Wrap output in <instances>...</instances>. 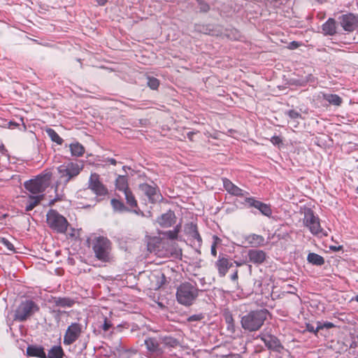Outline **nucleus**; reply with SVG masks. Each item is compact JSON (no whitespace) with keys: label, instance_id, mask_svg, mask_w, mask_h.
Listing matches in <instances>:
<instances>
[{"label":"nucleus","instance_id":"24","mask_svg":"<svg viewBox=\"0 0 358 358\" xmlns=\"http://www.w3.org/2000/svg\"><path fill=\"white\" fill-rule=\"evenodd\" d=\"M115 187L123 193L130 189L128 187L127 178L125 176H118L115 180Z\"/></svg>","mask_w":358,"mask_h":358},{"label":"nucleus","instance_id":"56","mask_svg":"<svg viewBox=\"0 0 358 358\" xmlns=\"http://www.w3.org/2000/svg\"><path fill=\"white\" fill-rule=\"evenodd\" d=\"M330 248H331V250H332L334 251H338L342 248V247L341 246H338V247L331 246Z\"/></svg>","mask_w":358,"mask_h":358},{"label":"nucleus","instance_id":"57","mask_svg":"<svg viewBox=\"0 0 358 358\" xmlns=\"http://www.w3.org/2000/svg\"><path fill=\"white\" fill-rule=\"evenodd\" d=\"M6 151L5 146L3 144H0V152L4 153Z\"/></svg>","mask_w":358,"mask_h":358},{"label":"nucleus","instance_id":"62","mask_svg":"<svg viewBox=\"0 0 358 358\" xmlns=\"http://www.w3.org/2000/svg\"><path fill=\"white\" fill-rule=\"evenodd\" d=\"M355 300L358 302V295H357V296H356V297H355Z\"/></svg>","mask_w":358,"mask_h":358},{"label":"nucleus","instance_id":"5","mask_svg":"<svg viewBox=\"0 0 358 358\" xmlns=\"http://www.w3.org/2000/svg\"><path fill=\"white\" fill-rule=\"evenodd\" d=\"M51 176L50 173L38 175L35 178L26 181L24 186L30 193L39 195L49 187Z\"/></svg>","mask_w":358,"mask_h":358},{"label":"nucleus","instance_id":"9","mask_svg":"<svg viewBox=\"0 0 358 358\" xmlns=\"http://www.w3.org/2000/svg\"><path fill=\"white\" fill-rule=\"evenodd\" d=\"M83 332V326L78 322H73L66 330L63 343L65 345H70L76 342Z\"/></svg>","mask_w":358,"mask_h":358},{"label":"nucleus","instance_id":"48","mask_svg":"<svg viewBox=\"0 0 358 358\" xmlns=\"http://www.w3.org/2000/svg\"><path fill=\"white\" fill-rule=\"evenodd\" d=\"M211 255L214 257L217 255L216 243H213L210 248Z\"/></svg>","mask_w":358,"mask_h":358},{"label":"nucleus","instance_id":"43","mask_svg":"<svg viewBox=\"0 0 358 358\" xmlns=\"http://www.w3.org/2000/svg\"><path fill=\"white\" fill-rule=\"evenodd\" d=\"M203 318V315L202 314H196L189 316L187 319L188 322H195L200 321Z\"/></svg>","mask_w":358,"mask_h":358},{"label":"nucleus","instance_id":"37","mask_svg":"<svg viewBox=\"0 0 358 358\" xmlns=\"http://www.w3.org/2000/svg\"><path fill=\"white\" fill-rule=\"evenodd\" d=\"M0 243H2L9 251L14 252V245L6 238H1Z\"/></svg>","mask_w":358,"mask_h":358},{"label":"nucleus","instance_id":"4","mask_svg":"<svg viewBox=\"0 0 358 358\" xmlns=\"http://www.w3.org/2000/svg\"><path fill=\"white\" fill-rule=\"evenodd\" d=\"M83 169V164L70 162L57 167L59 180L60 183L65 185L71 180L77 177Z\"/></svg>","mask_w":358,"mask_h":358},{"label":"nucleus","instance_id":"58","mask_svg":"<svg viewBox=\"0 0 358 358\" xmlns=\"http://www.w3.org/2000/svg\"><path fill=\"white\" fill-rule=\"evenodd\" d=\"M192 135H193V133H192V132H189V133L187 134V136H188V137H189L190 139L192 138Z\"/></svg>","mask_w":358,"mask_h":358},{"label":"nucleus","instance_id":"36","mask_svg":"<svg viewBox=\"0 0 358 358\" xmlns=\"http://www.w3.org/2000/svg\"><path fill=\"white\" fill-rule=\"evenodd\" d=\"M152 277L157 280H160V282H157L156 286L154 287L155 289L159 288L163 284H164V282L166 281L165 276L162 273H157L156 274H153L152 275Z\"/></svg>","mask_w":358,"mask_h":358},{"label":"nucleus","instance_id":"41","mask_svg":"<svg viewBox=\"0 0 358 358\" xmlns=\"http://www.w3.org/2000/svg\"><path fill=\"white\" fill-rule=\"evenodd\" d=\"M334 325L333 323L331 322H326L324 323H321V322H317V330H320V329H331L332 327H334Z\"/></svg>","mask_w":358,"mask_h":358},{"label":"nucleus","instance_id":"38","mask_svg":"<svg viewBox=\"0 0 358 358\" xmlns=\"http://www.w3.org/2000/svg\"><path fill=\"white\" fill-rule=\"evenodd\" d=\"M224 319H225L227 324H228V327H227L228 329H234V320L232 315L229 313H226L224 315Z\"/></svg>","mask_w":358,"mask_h":358},{"label":"nucleus","instance_id":"52","mask_svg":"<svg viewBox=\"0 0 358 358\" xmlns=\"http://www.w3.org/2000/svg\"><path fill=\"white\" fill-rule=\"evenodd\" d=\"M135 209H134L132 210V212H134V213L137 214V215H143V212L141 211V210L138 208H134Z\"/></svg>","mask_w":358,"mask_h":358},{"label":"nucleus","instance_id":"39","mask_svg":"<svg viewBox=\"0 0 358 358\" xmlns=\"http://www.w3.org/2000/svg\"><path fill=\"white\" fill-rule=\"evenodd\" d=\"M286 114L294 121V123L296 120L301 118V115L294 110H289L286 112Z\"/></svg>","mask_w":358,"mask_h":358},{"label":"nucleus","instance_id":"54","mask_svg":"<svg viewBox=\"0 0 358 358\" xmlns=\"http://www.w3.org/2000/svg\"><path fill=\"white\" fill-rule=\"evenodd\" d=\"M107 0H96V2L100 6H103L106 3Z\"/></svg>","mask_w":358,"mask_h":358},{"label":"nucleus","instance_id":"40","mask_svg":"<svg viewBox=\"0 0 358 358\" xmlns=\"http://www.w3.org/2000/svg\"><path fill=\"white\" fill-rule=\"evenodd\" d=\"M197 3L199 4V10L201 12L207 13L209 11L210 6L207 3H206L203 0H199Z\"/></svg>","mask_w":358,"mask_h":358},{"label":"nucleus","instance_id":"26","mask_svg":"<svg viewBox=\"0 0 358 358\" xmlns=\"http://www.w3.org/2000/svg\"><path fill=\"white\" fill-rule=\"evenodd\" d=\"M69 148L73 157H81L85 152V148L78 142L71 143L69 145Z\"/></svg>","mask_w":358,"mask_h":358},{"label":"nucleus","instance_id":"25","mask_svg":"<svg viewBox=\"0 0 358 358\" xmlns=\"http://www.w3.org/2000/svg\"><path fill=\"white\" fill-rule=\"evenodd\" d=\"M322 97L323 99L328 101L329 104L334 106H341L343 102L342 98L337 94L322 93Z\"/></svg>","mask_w":358,"mask_h":358},{"label":"nucleus","instance_id":"15","mask_svg":"<svg viewBox=\"0 0 358 358\" xmlns=\"http://www.w3.org/2000/svg\"><path fill=\"white\" fill-rule=\"evenodd\" d=\"M245 201L250 207L259 210L265 216L269 217L272 214L271 206L266 203L257 201L253 197H246Z\"/></svg>","mask_w":358,"mask_h":358},{"label":"nucleus","instance_id":"59","mask_svg":"<svg viewBox=\"0 0 358 358\" xmlns=\"http://www.w3.org/2000/svg\"><path fill=\"white\" fill-rule=\"evenodd\" d=\"M10 124L16 127L17 124L13 123V122H10Z\"/></svg>","mask_w":358,"mask_h":358},{"label":"nucleus","instance_id":"51","mask_svg":"<svg viewBox=\"0 0 358 358\" xmlns=\"http://www.w3.org/2000/svg\"><path fill=\"white\" fill-rule=\"evenodd\" d=\"M238 270H236L235 272L231 275V279L233 281H236L238 280Z\"/></svg>","mask_w":358,"mask_h":358},{"label":"nucleus","instance_id":"29","mask_svg":"<svg viewBox=\"0 0 358 358\" xmlns=\"http://www.w3.org/2000/svg\"><path fill=\"white\" fill-rule=\"evenodd\" d=\"M307 260L309 263L315 265V266H322L324 264V259L314 252H310L308 255Z\"/></svg>","mask_w":358,"mask_h":358},{"label":"nucleus","instance_id":"18","mask_svg":"<svg viewBox=\"0 0 358 358\" xmlns=\"http://www.w3.org/2000/svg\"><path fill=\"white\" fill-rule=\"evenodd\" d=\"M249 262L254 264H262L266 259V254L265 252L257 249H251L248 252Z\"/></svg>","mask_w":358,"mask_h":358},{"label":"nucleus","instance_id":"45","mask_svg":"<svg viewBox=\"0 0 358 358\" xmlns=\"http://www.w3.org/2000/svg\"><path fill=\"white\" fill-rule=\"evenodd\" d=\"M193 230H194V231L192 232V235H191V237L196 239L199 242V243L201 244V237L199 235L198 230H194V229H193Z\"/></svg>","mask_w":358,"mask_h":358},{"label":"nucleus","instance_id":"53","mask_svg":"<svg viewBox=\"0 0 358 358\" xmlns=\"http://www.w3.org/2000/svg\"><path fill=\"white\" fill-rule=\"evenodd\" d=\"M107 161L113 165H115L117 164L116 160L113 158H108Z\"/></svg>","mask_w":358,"mask_h":358},{"label":"nucleus","instance_id":"14","mask_svg":"<svg viewBox=\"0 0 358 358\" xmlns=\"http://www.w3.org/2000/svg\"><path fill=\"white\" fill-rule=\"evenodd\" d=\"M139 189L147 196L149 201L151 203H155L161 198V194L155 186L150 185L147 183H143L139 185Z\"/></svg>","mask_w":358,"mask_h":358},{"label":"nucleus","instance_id":"23","mask_svg":"<svg viewBox=\"0 0 358 358\" xmlns=\"http://www.w3.org/2000/svg\"><path fill=\"white\" fill-rule=\"evenodd\" d=\"M322 31L325 35L333 36L336 33V21L329 18L322 24Z\"/></svg>","mask_w":358,"mask_h":358},{"label":"nucleus","instance_id":"64","mask_svg":"<svg viewBox=\"0 0 358 358\" xmlns=\"http://www.w3.org/2000/svg\"><path fill=\"white\" fill-rule=\"evenodd\" d=\"M357 193H358V188H357Z\"/></svg>","mask_w":358,"mask_h":358},{"label":"nucleus","instance_id":"19","mask_svg":"<svg viewBox=\"0 0 358 358\" xmlns=\"http://www.w3.org/2000/svg\"><path fill=\"white\" fill-rule=\"evenodd\" d=\"M50 302L52 304L53 308H71L75 303L74 300L69 297H53Z\"/></svg>","mask_w":358,"mask_h":358},{"label":"nucleus","instance_id":"63","mask_svg":"<svg viewBox=\"0 0 358 358\" xmlns=\"http://www.w3.org/2000/svg\"><path fill=\"white\" fill-rule=\"evenodd\" d=\"M297 124H298V122L296 124H294V126L296 127Z\"/></svg>","mask_w":358,"mask_h":358},{"label":"nucleus","instance_id":"10","mask_svg":"<svg viewBox=\"0 0 358 358\" xmlns=\"http://www.w3.org/2000/svg\"><path fill=\"white\" fill-rule=\"evenodd\" d=\"M88 188L98 196H106L108 194L107 188L101 182L99 175L96 173L90 175L88 181Z\"/></svg>","mask_w":358,"mask_h":358},{"label":"nucleus","instance_id":"55","mask_svg":"<svg viewBox=\"0 0 358 358\" xmlns=\"http://www.w3.org/2000/svg\"><path fill=\"white\" fill-rule=\"evenodd\" d=\"M234 263L236 264V265L237 266H243L245 264V262L243 261H241V262L234 261Z\"/></svg>","mask_w":358,"mask_h":358},{"label":"nucleus","instance_id":"33","mask_svg":"<svg viewBox=\"0 0 358 358\" xmlns=\"http://www.w3.org/2000/svg\"><path fill=\"white\" fill-rule=\"evenodd\" d=\"M46 133L50 139L57 143L58 145H62L63 143V139L58 135V134L52 129H46Z\"/></svg>","mask_w":358,"mask_h":358},{"label":"nucleus","instance_id":"12","mask_svg":"<svg viewBox=\"0 0 358 358\" xmlns=\"http://www.w3.org/2000/svg\"><path fill=\"white\" fill-rule=\"evenodd\" d=\"M339 20L341 27L347 31H354L358 25V16L352 13L342 15Z\"/></svg>","mask_w":358,"mask_h":358},{"label":"nucleus","instance_id":"3","mask_svg":"<svg viewBox=\"0 0 358 358\" xmlns=\"http://www.w3.org/2000/svg\"><path fill=\"white\" fill-rule=\"evenodd\" d=\"M199 294V289L190 282H183L177 288L176 299L179 303L191 306Z\"/></svg>","mask_w":358,"mask_h":358},{"label":"nucleus","instance_id":"8","mask_svg":"<svg viewBox=\"0 0 358 358\" xmlns=\"http://www.w3.org/2000/svg\"><path fill=\"white\" fill-rule=\"evenodd\" d=\"M48 226L57 233L64 234L69 226L66 219L57 210L50 209L46 215Z\"/></svg>","mask_w":358,"mask_h":358},{"label":"nucleus","instance_id":"27","mask_svg":"<svg viewBox=\"0 0 358 358\" xmlns=\"http://www.w3.org/2000/svg\"><path fill=\"white\" fill-rule=\"evenodd\" d=\"M43 194H39L36 196H30L29 201L25 207L26 211H30L33 210L43 199Z\"/></svg>","mask_w":358,"mask_h":358},{"label":"nucleus","instance_id":"2","mask_svg":"<svg viewBox=\"0 0 358 358\" xmlns=\"http://www.w3.org/2000/svg\"><path fill=\"white\" fill-rule=\"evenodd\" d=\"M95 257L102 262H110L113 260L112 243L105 236H96L92 242Z\"/></svg>","mask_w":358,"mask_h":358},{"label":"nucleus","instance_id":"35","mask_svg":"<svg viewBox=\"0 0 358 358\" xmlns=\"http://www.w3.org/2000/svg\"><path fill=\"white\" fill-rule=\"evenodd\" d=\"M147 84L148 87L152 90H157L159 85V81L158 79L154 77H148Z\"/></svg>","mask_w":358,"mask_h":358},{"label":"nucleus","instance_id":"32","mask_svg":"<svg viewBox=\"0 0 358 358\" xmlns=\"http://www.w3.org/2000/svg\"><path fill=\"white\" fill-rule=\"evenodd\" d=\"M124 197L126 199L127 204L131 208H138L137 201L135 199L132 192L129 189L124 192Z\"/></svg>","mask_w":358,"mask_h":358},{"label":"nucleus","instance_id":"44","mask_svg":"<svg viewBox=\"0 0 358 358\" xmlns=\"http://www.w3.org/2000/svg\"><path fill=\"white\" fill-rule=\"evenodd\" d=\"M111 326H112V324H111L110 322L108 321L106 317H105L104 322L102 325V329L104 331H106L109 330V329L110 328Z\"/></svg>","mask_w":358,"mask_h":358},{"label":"nucleus","instance_id":"49","mask_svg":"<svg viewBox=\"0 0 358 358\" xmlns=\"http://www.w3.org/2000/svg\"><path fill=\"white\" fill-rule=\"evenodd\" d=\"M299 46V44L296 41H292L289 44L290 49H296Z\"/></svg>","mask_w":358,"mask_h":358},{"label":"nucleus","instance_id":"21","mask_svg":"<svg viewBox=\"0 0 358 358\" xmlns=\"http://www.w3.org/2000/svg\"><path fill=\"white\" fill-rule=\"evenodd\" d=\"M27 354L30 357L47 358L44 348L41 346L29 345L27 348Z\"/></svg>","mask_w":358,"mask_h":358},{"label":"nucleus","instance_id":"30","mask_svg":"<svg viewBox=\"0 0 358 358\" xmlns=\"http://www.w3.org/2000/svg\"><path fill=\"white\" fill-rule=\"evenodd\" d=\"M160 341L161 343H162L164 347L168 348H175L179 345L178 341L171 336H165L161 338Z\"/></svg>","mask_w":358,"mask_h":358},{"label":"nucleus","instance_id":"22","mask_svg":"<svg viewBox=\"0 0 358 358\" xmlns=\"http://www.w3.org/2000/svg\"><path fill=\"white\" fill-rule=\"evenodd\" d=\"M246 241L251 247H259L264 244L265 239L262 236L252 234L245 238Z\"/></svg>","mask_w":358,"mask_h":358},{"label":"nucleus","instance_id":"31","mask_svg":"<svg viewBox=\"0 0 358 358\" xmlns=\"http://www.w3.org/2000/svg\"><path fill=\"white\" fill-rule=\"evenodd\" d=\"M111 206L115 211L122 213L129 211L128 207L125 206L122 201L117 199H112L110 201Z\"/></svg>","mask_w":358,"mask_h":358},{"label":"nucleus","instance_id":"17","mask_svg":"<svg viewBox=\"0 0 358 358\" xmlns=\"http://www.w3.org/2000/svg\"><path fill=\"white\" fill-rule=\"evenodd\" d=\"M223 186L225 190L230 194L236 196H243L249 194L248 192L235 185L231 180L224 178H222Z\"/></svg>","mask_w":358,"mask_h":358},{"label":"nucleus","instance_id":"28","mask_svg":"<svg viewBox=\"0 0 358 358\" xmlns=\"http://www.w3.org/2000/svg\"><path fill=\"white\" fill-rule=\"evenodd\" d=\"M64 350L60 345H54L48 351L47 358H63Z\"/></svg>","mask_w":358,"mask_h":358},{"label":"nucleus","instance_id":"60","mask_svg":"<svg viewBox=\"0 0 358 358\" xmlns=\"http://www.w3.org/2000/svg\"><path fill=\"white\" fill-rule=\"evenodd\" d=\"M55 199H54V200L51 201H50V205L53 204V203H55Z\"/></svg>","mask_w":358,"mask_h":358},{"label":"nucleus","instance_id":"1","mask_svg":"<svg viewBox=\"0 0 358 358\" xmlns=\"http://www.w3.org/2000/svg\"><path fill=\"white\" fill-rule=\"evenodd\" d=\"M267 315L268 310L266 309L252 310L241 317V327L246 331H256L262 327Z\"/></svg>","mask_w":358,"mask_h":358},{"label":"nucleus","instance_id":"11","mask_svg":"<svg viewBox=\"0 0 358 358\" xmlns=\"http://www.w3.org/2000/svg\"><path fill=\"white\" fill-rule=\"evenodd\" d=\"M260 338L269 350L281 353L284 350V346L280 341L274 335L264 334L260 336Z\"/></svg>","mask_w":358,"mask_h":358},{"label":"nucleus","instance_id":"47","mask_svg":"<svg viewBox=\"0 0 358 358\" xmlns=\"http://www.w3.org/2000/svg\"><path fill=\"white\" fill-rule=\"evenodd\" d=\"M271 141L273 145H279V144L282 143L281 138L276 136H273L271 139Z\"/></svg>","mask_w":358,"mask_h":358},{"label":"nucleus","instance_id":"13","mask_svg":"<svg viewBox=\"0 0 358 358\" xmlns=\"http://www.w3.org/2000/svg\"><path fill=\"white\" fill-rule=\"evenodd\" d=\"M144 343L148 350V357H159L162 355L163 350L159 346V341L156 338H148L145 340Z\"/></svg>","mask_w":358,"mask_h":358},{"label":"nucleus","instance_id":"20","mask_svg":"<svg viewBox=\"0 0 358 358\" xmlns=\"http://www.w3.org/2000/svg\"><path fill=\"white\" fill-rule=\"evenodd\" d=\"M176 222L175 213L169 210L157 218V222L162 227H169Z\"/></svg>","mask_w":358,"mask_h":358},{"label":"nucleus","instance_id":"42","mask_svg":"<svg viewBox=\"0 0 358 358\" xmlns=\"http://www.w3.org/2000/svg\"><path fill=\"white\" fill-rule=\"evenodd\" d=\"M193 229L197 230L196 226L195 224H194L193 223L188 224L185 227V231H186L187 234H188L190 236H191V235H192V232L194 231Z\"/></svg>","mask_w":358,"mask_h":358},{"label":"nucleus","instance_id":"16","mask_svg":"<svg viewBox=\"0 0 358 358\" xmlns=\"http://www.w3.org/2000/svg\"><path fill=\"white\" fill-rule=\"evenodd\" d=\"M215 266L217 269L219 276L222 278L226 275L229 269L233 266V262H231L228 258L220 255Z\"/></svg>","mask_w":358,"mask_h":358},{"label":"nucleus","instance_id":"46","mask_svg":"<svg viewBox=\"0 0 358 358\" xmlns=\"http://www.w3.org/2000/svg\"><path fill=\"white\" fill-rule=\"evenodd\" d=\"M306 330L308 332L314 333V334H317L320 331V330H317V327L315 329V327L310 324H306Z\"/></svg>","mask_w":358,"mask_h":358},{"label":"nucleus","instance_id":"7","mask_svg":"<svg viewBox=\"0 0 358 358\" xmlns=\"http://www.w3.org/2000/svg\"><path fill=\"white\" fill-rule=\"evenodd\" d=\"M38 305L31 300L22 301L16 308L13 319L15 321L24 322L38 310Z\"/></svg>","mask_w":358,"mask_h":358},{"label":"nucleus","instance_id":"50","mask_svg":"<svg viewBox=\"0 0 358 358\" xmlns=\"http://www.w3.org/2000/svg\"><path fill=\"white\" fill-rule=\"evenodd\" d=\"M52 313L56 314L57 316L59 317L64 311L61 310L60 308L58 309L54 308Z\"/></svg>","mask_w":358,"mask_h":358},{"label":"nucleus","instance_id":"6","mask_svg":"<svg viewBox=\"0 0 358 358\" xmlns=\"http://www.w3.org/2000/svg\"><path fill=\"white\" fill-rule=\"evenodd\" d=\"M303 224L314 236L320 238L328 236L327 232L321 227L320 218L310 209L304 213Z\"/></svg>","mask_w":358,"mask_h":358},{"label":"nucleus","instance_id":"61","mask_svg":"<svg viewBox=\"0 0 358 358\" xmlns=\"http://www.w3.org/2000/svg\"><path fill=\"white\" fill-rule=\"evenodd\" d=\"M318 2L320 3H323L324 1H325L326 0H317Z\"/></svg>","mask_w":358,"mask_h":358},{"label":"nucleus","instance_id":"34","mask_svg":"<svg viewBox=\"0 0 358 358\" xmlns=\"http://www.w3.org/2000/svg\"><path fill=\"white\" fill-rule=\"evenodd\" d=\"M180 225H177L173 230L166 231L163 234L170 240H174L178 238V234L180 231Z\"/></svg>","mask_w":358,"mask_h":358}]
</instances>
